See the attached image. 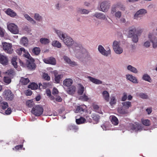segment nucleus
I'll return each mask as SVG.
<instances>
[{"label": "nucleus", "mask_w": 157, "mask_h": 157, "mask_svg": "<svg viewBox=\"0 0 157 157\" xmlns=\"http://www.w3.org/2000/svg\"><path fill=\"white\" fill-rule=\"evenodd\" d=\"M71 48L73 50L72 54L78 58L81 57L86 51L81 45L76 43H75Z\"/></svg>", "instance_id": "obj_1"}, {"label": "nucleus", "mask_w": 157, "mask_h": 157, "mask_svg": "<svg viewBox=\"0 0 157 157\" xmlns=\"http://www.w3.org/2000/svg\"><path fill=\"white\" fill-rule=\"evenodd\" d=\"M156 35H157V33L154 31L149 32L148 34V38L152 43L154 48H157V37H155Z\"/></svg>", "instance_id": "obj_2"}, {"label": "nucleus", "mask_w": 157, "mask_h": 157, "mask_svg": "<svg viewBox=\"0 0 157 157\" xmlns=\"http://www.w3.org/2000/svg\"><path fill=\"white\" fill-rule=\"evenodd\" d=\"M113 48L117 54H121L123 52V49L120 45V43L117 41H114L113 43Z\"/></svg>", "instance_id": "obj_3"}, {"label": "nucleus", "mask_w": 157, "mask_h": 157, "mask_svg": "<svg viewBox=\"0 0 157 157\" xmlns=\"http://www.w3.org/2000/svg\"><path fill=\"white\" fill-rule=\"evenodd\" d=\"M143 129V128L138 123L136 122L134 124H130L128 130L132 132H140Z\"/></svg>", "instance_id": "obj_4"}, {"label": "nucleus", "mask_w": 157, "mask_h": 157, "mask_svg": "<svg viewBox=\"0 0 157 157\" xmlns=\"http://www.w3.org/2000/svg\"><path fill=\"white\" fill-rule=\"evenodd\" d=\"M8 30L12 33L18 34L19 32V29L17 25L13 23H8L7 24Z\"/></svg>", "instance_id": "obj_5"}, {"label": "nucleus", "mask_w": 157, "mask_h": 157, "mask_svg": "<svg viewBox=\"0 0 157 157\" xmlns=\"http://www.w3.org/2000/svg\"><path fill=\"white\" fill-rule=\"evenodd\" d=\"M43 110L41 106L37 105L33 108L31 112L36 116H39L42 114Z\"/></svg>", "instance_id": "obj_6"}, {"label": "nucleus", "mask_w": 157, "mask_h": 157, "mask_svg": "<svg viewBox=\"0 0 157 157\" xmlns=\"http://www.w3.org/2000/svg\"><path fill=\"white\" fill-rule=\"evenodd\" d=\"M110 6V3L108 1H104L101 2L100 4V11L104 12H106L109 10Z\"/></svg>", "instance_id": "obj_7"}, {"label": "nucleus", "mask_w": 157, "mask_h": 157, "mask_svg": "<svg viewBox=\"0 0 157 157\" xmlns=\"http://www.w3.org/2000/svg\"><path fill=\"white\" fill-rule=\"evenodd\" d=\"M3 49L4 51L8 54L13 53V50L12 47V44L9 43L3 42L2 43Z\"/></svg>", "instance_id": "obj_8"}, {"label": "nucleus", "mask_w": 157, "mask_h": 157, "mask_svg": "<svg viewBox=\"0 0 157 157\" xmlns=\"http://www.w3.org/2000/svg\"><path fill=\"white\" fill-rule=\"evenodd\" d=\"M2 96L6 100H12L13 97V94L10 90H5L2 94Z\"/></svg>", "instance_id": "obj_9"}, {"label": "nucleus", "mask_w": 157, "mask_h": 157, "mask_svg": "<svg viewBox=\"0 0 157 157\" xmlns=\"http://www.w3.org/2000/svg\"><path fill=\"white\" fill-rule=\"evenodd\" d=\"M98 49L99 52L104 56H108L111 54V50L109 48L108 50H106L101 45L98 46Z\"/></svg>", "instance_id": "obj_10"}, {"label": "nucleus", "mask_w": 157, "mask_h": 157, "mask_svg": "<svg viewBox=\"0 0 157 157\" xmlns=\"http://www.w3.org/2000/svg\"><path fill=\"white\" fill-rule=\"evenodd\" d=\"M147 13L146 10L142 9L137 11L134 16V19L137 20L139 18L142 17Z\"/></svg>", "instance_id": "obj_11"}, {"label": "nucleus", "mask_w": 157, "mask_h": 157, "mask_svg": "<svg viewBox=\"0 0 157 157\" xmlns=\"http://www.w3.org/2000/svg\"><path fill=\"white\" fill-rule=\"evenodd\" d=\"M54 32L57 34L58 37L63 41L67 36H67L66 33L60 30L56 29H54Z\"/></svg>", "instance_id": "obj_12"}, {"label": "nucleus", "mask_w": 157, "mask_h": 157, "mask_svg": "<svg viewBox=\"0 0 157 157\" xmlns=\"http://www.w3.org/2000/svg\"><path fill=\"white\" fill-rule=\"evenodd\" d=\"M63 58L66 63L71 66L74 67L77 65V64L76 62L72 61L69 57L66 56H64Z\"/></svg>", "instance_id": "obj_13"}, {"label": "nucleus", "mask_w": 157, "mask_h": 157, "mask_svg": "<svg viewBox=\"0 0 157 157\" xmlns=\"http://www.w3.org/2000/svg\"><path fill=\"white\" fill-rule=\"evenodd\" d=\"M43 61L46 63L55 65L56 64V61L55 59L51 57L47 59H44Z\"/></svg>", "instance_id": "obj_14"}, {"label": "nucleus", "mask_w": 157, "mask_h": 157, "mask_svg": "<svg viewBox=\"0 0 157 157\" xmlns=\"http://www.w3.org/2000/svg\"><path fill=\"white\" fill-rule=\"evenodd\" d=\"M63 41L67 46H72L75 43L73 39L69 36H67Z\"/></svg>", "instance_id": "obj_15"}, {"label": "nucleus", "mask_w": 157, "mask_h": 157, "mask_svg": "<svg viewBox=\"0 0 157 157\" xmlns=\"http://www.w3.org/2000/svg\"><path fill=\"white\" fill-rule=\"evenodd\" d=\"M126 78L127 79L130 81L134 83H137L138 81L136 78L133 76L132 75L128 74L126 75Z\"/></svg>", "instance_id": "obj_16"}, {"label": "nucleus", "mask_w": 157, "mask_h": 157, "mask_svg": "<svg viewBox=\"0 0 157 157\" xmlns=\"http://www.w3.org/2000/svg\"><path fill=\"white\" fill-rule=\"evenodd\" d=\"M34 59H31L30 60H27V67L30 70L34 69L36 67V65L34 63Z\"/></svg>", "instance_id": "obj_17"}, {"label": "nucleus", "mask_w": 157, "mask_h": 157, "mask_svg": "<svg viewBox=\"0 0 157 157\" xmlns=\"http://www.w3.org/2000/svg\"><path fill=\"white\" fill-rule=\"evenodd\" d=\"M93 16L96 17L98 19L101 20H107L105 15L104 13H101L96 12L93 15Z\"/></svg>", "instance_id": "obj_18"}, {"label": "nucleus", "mask_w": 157, "mask_h": 157, "mask_svg": "<svg viewBox=\"0 0 157 157\" xmlns=\"http://www.w3.org/2000/svg\"><path fill=\"white\" fill-rule=\"evenodd\" d=\"M122 4L120 2L114 4L111 9V13H113L117 11V8H120Z\"/></svg>", "instance_id": "obj_19"}, {"label": "nucleus", "mask_w": 157, "mask_h": 157, "mask_svg": "<svg viewBox=\"0 0 157 157\" xmlns=\"http://www.w3.org/2000/svg\"><path fill=\"white\" fill-rule=\"evenodd\" d=\"M87 78L93 83L96 84H102V82L97 78L92 77L90 76H88Z\"/></svg>", "instance_id": "obj_20"}, {"label": "nucleus", "mask_w": 157, "mask_h": 157, "mask_svg": "<svg viewBox=\"0 0 157 157\" xmlns=\"http://www.w3.org/2000/svg\"><path fill=\"white\" fill-rule=\"evenodd\" d=\"M6 13L12 17H14L17 15V13L10 9H8L6 11Z\"/></svg>", "instance_id": "obj_21"}, {"label": "nucleus", "mask_w": 157, "mask_h": 157, "mask_svg": "<svg viewBox=\"0 0 157 157\" xmlns=\"http://www.w3.org/2000/svg\"><path fill=\"white\" fill-rule=\"evenodd\" d=\"M126 68L128 71L135 74H137L138 72L136 68L130 65H127Z\"/></svg>", "instance_id": "obj_22"}, {"label": "nucleus", "mask_w": 157, "mask_h": 157, "mask_svg": "<svg viewBox=\"0 0 157 157\" xmlns=\"http://www.w3.org/2000/svg\"><path fill=\"white\" fill-rule=\"evenodd\" d=\"M8 63L7 58L5 56L0 55V63L4 65H7Z\"/></svg>", "instance_id": "obj_23"}, {"label": "nucleus", "mask_w": 157, "mask_h": 157, "mask_svg": "<svg viewBox=\"0 0 157 157\" xmlns=\"http://www.w3.org/2000/svg\"><path fill=\"white\" fill-rule=\"evenodd\" d=\"M102 96L105 100L108 102L109 101V92L106 90L103 91L102 93Z\"/></svg>", "instance_id": "obj_24"}, {"label": "nucleus", "mask_w": 157, "mask_h": 157, "mask_svg": "<svg viewBox=\"0 0 157 157\" xmlns=\"http://www.w3.org/2000/svg\"><path fill=\"white\" fill-rule=\"evenodd\" d=\"M73 80L71 78H67L65 79L63 82V84L64 86L69 87L73 83Z\"/></svg>", "instance_id": "obj_25"}, {"label": "nucleus", "mask_w": 157, "mask_h": 157, "mask_svg": "<svg viewBox=\"0 0 157 157\" xmlns=\"http://www.w3.org/2000/svg\"><path fill=\"white\" fill-rule=\"evenodd\" d=\"M85 108L86 106L85 105L78 106L76 108V109H75V112L76 113H82L84 112V109Z\"/></svg>", "instance_id": "obj_26"}, {"label": "nucleus", "mask_w": 157, "mask_h": 157, "mask_svg": "<svg viewBox=\"0 0 157 157\" xmlns=\"http://www.w3.org/2000/svg\"><path fill=\"white\" fill-rule=\"evenodd\" d=\"M25 18L30 23L33 25L35 24L36 21L33 18L31 17L28 14H24Z\"/></svg>", "instance_id": "obj_27"}, {"label": "nucleus", "mask_w": 157, "mask_h": 157, "mask_svg": "<svg viewBox=\"0 0 157 157\" xmlns=\"http://www.w3.org/2000/svg\"><path fill=\"white\" fill-rule=\"evenodd\" d=\"M110 119L112 123L114 125H117L119 123L118 119L114 116H111L110 117Z\"/></svg>", "instance_id": "obj_28"}, {"label": "nucleus", "mask_w": 157, "mask_h": 157, "mask_svg": "<svg viewBox=\"0 0 157 157\" xmlns=\"http://www.w3.org/2000/svg\"><path fill=\"white\" fill-rule=\"evenodd\" d=\"M124 107H121L118 108L117 111L118 113L121 114H125L128 113V111L125 108H124Z\"/></svg>", "instance_id": "obj_29"}, {"label": "nucleus", "mask_w": 157, "mask_h": 157, "mask_svg": "<svg viewBox=\"0 0 157 157\" xmlns=\"http://www.w3.org/2000/svg\"><path fill=\"white\" fill-rule=\"evenodd\" d=\"M20 43L23 46H26L28 44V40L26 37H22L20 40Z\"/></svg>", "instance_id": "obj_30"}, {"label": "nucleus", "mask_w": 157, "mask_h": 157, "mask_svg": "<svg viewBox=\"0 0 157 157\" xmlns=\"http://www.w3.org/2000/svg\"><path fill=\"white\" fill-rule=\"evenodd\" d=\"M136 29L134 26L131 27L129 29L128 32V36L130 37L133 35L136 32Z\"/></svg>", "instance_id": "obj_31"}, {"label": "nucleus", "mask_w": 157, "mask_h": 157, "mask_svg": "<svg viewBox=\"0 0 157 157\" xmlns=\"http://www.w3.org/2000/svg\"><path fill=\"white\" fill-rule=\"evenodd\" d=\"M76 122L78 124H82L86 122V119L85 118L81 117L79 118L76 119Z\"/></svg>", "instance_id": "obj_32"}, {"label": "nucleus", "mask_w": 157, "mask_h": 157, "mask_svg": "<svg viewBox=\"0 0 157 157\" xmlns=\"http://www.w3.org/2000/svg\"><path fill=\"white\" fill-rule=\"evenodd\" d=\"M34 18L35 20L38 21H41L43 20L42 16L37 13H34Z\"/></svg>", "instance_id": "obj_33"}, {"label": "nucleus", "mask_w": 157, "mask_h": 157, "mask_svg": "<svg viewBox=\"0 0 157 157\" xmlns=\"http://www.w3.org/2000/svg\"><path fill=\"white\" fill-rule=\"evenodd\" d=\"M142 79L144 80L149 82H152V80L150 76L147 74H144L142 77Z\"/></svg>", "instance_id": "obj_34"}, {"label": "nucleus", "mask_w": 157, "mask_h": 157, "mask_svg": "<svg viewBox=\"0 0 157 157\" xmlns=\"http://www.w3.org/2000/svg\"><path fill=\"white\" fill-rule=\"evenodd\" d=\"M29 82V80L28 78H25L21 77L20 80V82L21 84L23 85H27Z\"/></svg>", "instance_id": "obj_35"}, {"label": "nucleus", "mask_w": 157, "mask_h": 157, "mask_svg": "<svg viewBox=\"0 0 157 157\" xmlns=\"http://www.w3.org/2000/svg\"><path fill=\"white\" fill-rule=\"evenodd\" d=\"M76 90V87L74 86H72L68 88L67 91L69 94H72Z\"/></svg>", "instance_id": "obj_36"}, {"label": "nucleus", "mask_w": 157, "mask_h": 157, "mask_svg": "<svg viewBox=\"0 0 157 157\" xmlns=\"http://www.w3.org/2000/svg\"><path fill=\"white\" fill-rule=\"evenodd\" d=\"M124 108L126 109H128L132 106L131 103L130 101H127L123 102L122 103Z\"/></svg>", "instance_id": "obj_37"}, {"label": "nucleus", "mask_w": 157, "mask_h": 157, "mask_svg": "<svg viewBox=\"0 0 157 157\" xmlns=\"http://www.w3.org/2000/svg\"><path fill=\"white\" fill-rule=\"evenodd\" d=\"M78 93L79 94H82L84 90V87L81 84H78Z\"/></svg>", "instance_id": "obj_38"}, {"label": "nucleus", "mask_w": 157, "mask_h": 157, "mask_svg": "<svg viewBox=\"0 0 157 157\" xmlns=\"http://www.w3.org/2000/svg\"><path fill=\"white\" fill-rule=\"evenodd\" d=\"M55 81L56 83H59L61 79L63 77V75L62 74L55 75Z\"/></svg>", "instance_id": "obj_39"}, {"label": "nucleus", "mask_w": 157, "mask_h": 157, "mask_svg": "<svg viewBox=\"0 0 157 157\" xmlns=\"http://www.w3.org/2000/svg\"><path fill=\"white\" fill-rule=\"evenodd\" d=\"M52 45L53 46L59 48H61V44L57 40H55L53 41L52 43Z\"/></svg>", "instance_id": "obj_40"}, {"label": "nucleus", "mask_w": 157, "mask_h": 157, "mask_svg": "<svg viewBox=\"0 0 157 157\" xmlns=\"http://www.w3.org/2000/svg\"><path fill=\"white\" fill-rule=\"evenodd\" d=\"M40 42L42 44H47L49 43L50 40L48 38H41L40 39Z\"/></svg>", "instance_id": "obj_41"}, {"label": "nucleus", "mask_w": 157, "mask_h": 157, "mask_svg": "<svg viewBox=\"0 0 157 157\" xmlns=\"http://www.w3.org/2000/svg\"><path fill=\"white\" fill-rule=\"evenodd\" d=\"M109 123L108 122H106L102 125L101 127L104 130H109Z\"/></svg>", "instance_id": "obj_42"}, {"label": "nucleus", "mask_w": 157, "mask_h": 157, "mask_svg": "<svg viewBox=\"0 0 157 157\" xmlns=\"http://www.w3.org/2000/svg\"><path fill=\"white\" fill-rule=\"evenodd\" d=\"M93 108L94 110L96 112L99 113L100 114H102V112L101 109L99 106L96 105H93Z\"/></svg>", "instance_id": "obj_43"}, {"label": "nucleus", "mask_w": 157, "mask_h": 157, "mask_svg": "<svg viewBox=\"0 0 157 157\" xmlns=\"http://www.w3.org/2000/svg\"><path fill=\"white\" fill-rule=\"evenodd\" d=\"M78 12L81 14H88L89 11L88 10L85 9L78 8Z\"/></svg>", "instance_id": "obj_44"}, {"label": "nucleus", "mask_w": 157, "mask_h": 157, "mask_svg": "<svg viewBox=\"0 0 157 157\" xmlns=\"http://www.w3.org/2000/svg\"><path fill=\"white\" fill-rule=\"evenodd\" d=\"M28 87L32 90H35L37 89L38 85L35 83H32L28 86Z\"/></svg>", "instance_id": "obj_45"}, {"label": "nucleus", "mask_w": 157, "mask_h": 157, "mask_svg": "<svg viewBox=\"0 0 157 157\" xmlns=\"http://www.w3.org/2000/svg\"><path fill=\"white\" fill-rule=\"evenodd\" d=\"M117 99L115 96H112L110 97V100L109 103L111 105L115 104L116 103Z\"/></svg>", "instance_id": "obj_46"}, {"label": "nucleus", "mask_w": 157, "mask_h": 157, "mask_svg": "<svg viewBox=\"0 0 157 157\" xmlns=\"http://www.w3.org/2000/svg\"><path fill=\"white\" fill-rule=\"evenodd\" d=\"M40 52V49L39 48L35 47L32 50V52L33 53L36 55H38Z\"/></svg>", "instance_id": "obj_47"}, {"label": "nucleus", "mask_w": 157, "mask_h": 157, "mask_svg": "<svg viewBox=\"0 0 157 157\" xmlns=\"http://www.w3.org/2000/svg\"><path fill=\"white\" fill-rule=\"evenodd\" d=\"M111 14L114 16L115 17L117 18H121L122 15V13L120 11H117L115 12H114V13Z\"/></svg>", "instance_id": "obj_48"}, {"label": "nucleus", "mask_w": 157, "mask_h": 157, "mask_svg": "<svg viewBox=\"0 0 157 157\" xmlns=\"http://www.w3.org/2000/svg\"><path fill=\"white\" fill-rule=\"evenodd\" d=\"M8 106V104L6 102L3 101L1 102H0V107L3 109H5L7 108Z\"/></svg>", "instance_id": "obj_49"}, {"label": "nucleus", "mask_w": 157, "mask_h": 157, "mask_svg": "<svg viewBox=\"0 0 157 157\" xmlns=\"http://www.w3.org/2000/svg\"><path fill=\"white\" fill-rule=\"evenodd\" d=\"M17 60V57L15 56L13 57L12 59V63L15 68L17 67V63L16 61Z\"/></svg>", "instance_id": "obj_50"}, {"label": "nucleus", "mask_w": 157, "mask_h": 157, "mask_svg": "<svg viewBox=\"0 0 157 157\" xmlns=\"http://www.w3.org/2000/svg\"><path fill=\"white\" fill-rule=\"evenodd\" d=\"M23 56L24 57L27 58L28 60H30L31 59H33V58L30 56V54L28 52V51L25 50V51L24 52H23Z\"/></svg>", "instance_id": "obj_51"}, {"label": "nucleus", "mask_w": 157, "mask_h": 157, "mask_svg": "<svg viewBox=\"0 0 157 157\" xmlns=\"http://www.w3.org/2000/svg\"><path fill=\"white\" fill-rule=\"evenodd\" d=\"M46 93L47 95L52 100H54V98L53 96L51 95V92L50 90L48 89H47L46 90Z\"/></svg>", "instance_id": "obj_52"}, {"label": "nucleus", "mask_w": 157, "mask_h": 157, "mask_svg": "<svg viewBox=\"0 0 157 157\" xmlns=\"http://www.w3.org/2000/svg\"><path fill=\"white\" fill-rule=\"evenodd\" d=\"M39 88L40 89H45L48 86V84L47 83L43 82V83H40L39 84Z\"/></svg>", "instance_id": "obj_53"}, {"label": "nucleus", "mask_w": 157, "mask_h": 157, "mask_svg": "<svg viewBox=\"0 0 157 157\" xmlns=\"http://www.w3.org/2000/svg\"><path fill=\"white\" fill-rule=\"evenodd\" d=\"M142 124L145 126H149L150 124V122L149 120L147 119H141Z\"/></svg>", "instance_id": "obj_54"}, {"label": "nucleus", "mask_w": 157, "mask_h": 157, "mask_svg": "<svg viewBox=\"0 0 157 157\" xmlns=\"http://www.w3.org/2000/svg\"><path fill=\"white\" fill-rule=\"evenodd\" d=\"M25 51V49L23 48H19L17 49L16 50V52L18 54L21 55L22 52H24Z\"/></svg>", "instance_id": "obj_55"}, {"label": "nucleus", "mask_w": 157, "mask_h": 157, "mask_svg": "<svg viewBox=\"0 0 157 157\" xmlns=\"http://www.w3.org/2000/svg\"><path fill=\"white\" fill-rule=\"evenodd\" d=\"M26 104L29 107H32L34 105L32 100H28L26 101Z\"/></svg>", "instance_id": "obj_56"}, {"label": "nucleus", "mask_w": 157, "mask_h": 157, "mask_svg": "<svg viewBox=\"0 0 157 157\" xmlns=\"http://www.w3.org/2000/svg\"><path fill=\"white\" fill-rule=\"evenodd\" d=\"M151 42L150 40H146L144 43L143 46L144 47L146 48H149L151 45Z\"/></svg>", "instance_id": "obj_57"}, {"label": "nucleus", "mask_w": 157, "mask_h": 157, "mask_svg": "<svg viewBox=\"0 0 157 157\" xmlns=\"http://www.w3.org/2000/svg\"><path fill=\"white\" fill-rule=\"evenodd\" d=\"M55 7L56 9L59 10L61 8V5L59 2H57L55 5Z\"/></svg>", "instance_id": "obj_58"}, {"label": "nucleus", "mask_w": 157, "mask_h": 157, "mask_svg": "<svg viewBox=\"0 0 157 157\" xmlns=\"http://www.w3.org/2000/svg\"><path fill=\"white\" fill-rule=\"evenodd\" d=\"M4 80L5 82L7 84L10 83L11 82V79L8 77H4Z\"/></svg>", "instance_id": "obj_59"}, {"label": "nucleus", "mask_w": 157, "mask_h": 157, "mask_svg": "<svg viewBox=\"0 0 157 157\" xmlns=\"http://www.w3.org/2000/svg\"><path fill=\"white\" fill-rule=\"evenodd\" d=\"M132 36V41L133 42L135 43H136L137 42L138 40V38L137 36L136 35H133Z\"/></svg>", "instance_id": "obj_60"}, {"label": "nucleus", "mask_w": 157, "mask_h": 157, "mask_svg": "<svg viewBox=\"0 0 157 157\" xmlns=\"http://www.w3.org/2000/svg\"><path fill=\"white\" fill-rule=\"evenodd\" d=\"M139 96L143 99H147L148 98V96L146 94L141 93L139 94Z\"/></svg>", "instance_id": "obj_61"}, {"label": "nucleus", "mask_w": 157, "mask_h": 157, "mask_svg": "<svg viewBox=\"0 0 157 157\" xmlns=\"http://www.w3.org/2000/svg\"><path fill=\"white\" fill-rule=\"evenodd\" d=\"M80 99L84 101H87L89 98L85 94L83 95V96H81L80 97Z\"/></svg>", "instance_id": "obj_62"}, {"label": "nucleus", "mask_w": 157, "mask_h": 157, "mask_svg": "<svg viewBox=\"0 0 157 157\" xmlns=\"http://www.w3.org/2000/svg\"><path fill=\"white\" fill-rule=\"evenodd\" d=\"M43 77L45 80L48 81H49L50 79V77L47 74L44 73L43 75Z\"/></svg>", "instance_id": "obj_63"}, {"label": "nucleus", "mask_w": 157, "mask_h": 157, "mask_svg": "<svg viewBox=\"0 0 157 157\" xmlns=\"http://www.w3.org/2000/svg\"><path fill=\"white\" fill-rule=\"evenodd\" d=\"M92 117L93 120L96 121H98L99 119V116L95 114H93Z\"/></svg>", "instance_id": "obj_64"}]
</instances>
